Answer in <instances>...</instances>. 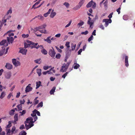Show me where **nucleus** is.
<instances>
[{
    "label": "nucleus",
    "mask_w": 135,
    "mask_h": 135,
    "mask_svg": "<svg viewBox=\"0 0 135 135\" xmlns=\"http://www.w3.org/2000/svg\"><path fill=\"white\" fill-rule=\"evenodd\" d=\"M35 122L33 121L32 117H30L27 118L25 122V126L27 130H28L34 126L33 123Z\"/></svg>",
    "instance_id": "nucleus-1"
},
{
    "label": "nucleus",
    "mask_w": 135,
    "mask_h": 135,
    "mask_svg": "<svg viewBox=\"0 0 135 135\" xmlns=\"http://www.w3.org/2000/svg\"><path fill=\"white\" fill-rule=\"evenodd\" d=\"M70 64V63L67 62L66 64L64 63L62 64L61 68L60 70V71L61 72H64L66 71Z\"/></svg>",
    "instance_id": "nucleus-2"
},
{
    "label": "nucleus",
    "mask_w": 135,
    "mask_h": 135,
    "mask_svg": "<svg viewBox=\"0 0 135 135\" xmlns=\"http://www.w3.org/2000/svg\"><path fill=\"white\" fill-rule=\"evenodd\" d=\"M122 57L123 59H125L124 62L125 66L127 67H128L129 65L128 56H126L125 54H123L122 55Z\"/></svg>",
    "instance_id": "nucleus-3"
},
{
    "label": "nucleus",
    "mask_w": 135,
    "mask_h": 135,
    "mask_svg": "<svg viewBox=\"0 0 135 135\" xmlns=\"http://www.w3.org/2000/svg\"><path fill=\"white\" fill-rule=\"evenodd\" d=\"M52 49H50L49 52V54L52 57L54 58L55 56L56 52L53 48L52 47Z\"/></svg>",
    "instance_id": "nucleus-4"
},
{
    "label": "nucleus",
    "mask_w": 135,
    "mask_h": 135,
    "mask_svg": "<svg viewBox=\"0 0 135 135\" xmlns=\"http://www.w3.org/2000/svg\"><path fill=\"white\" fill-rule=\"evenodd\" d=\"M102 22L105 23L104 25L107 27L109 23H111L112 22V21L111 19H105L103 20Z\"/></svg>",
    "instance_id": "nucleus-5"
},
{
    "label": "nucleus",
    "mask_w": 135,
    "mask_h": 135,
    "mask_svg": "<svg viewBox=\"0 0 135 135\" xmlns=\"http://www.w3.org/2000/svg\"><path fill=\"white\" fill-rule=\"evenodd\" d=\"M12 61L13 64L16 67H17L20 65V62L16 60V59H13L12 60Z\"/></svg>",
    "instance_id": "nucleus-6"
},
{
    "label": "nucleus",
    "mask_w": 135,
    "mask_h": 135,
    "mask_svg": "<svg viewBox=\"0 0 135 135\" xmlns=\"http://www.w3.org/2000/svg\"><path fill=\"white\" fill-rule=\"evenodd\" d=\"M0 45H3L4 46V47L8 46V42L6 40H2L1 42H0Z\"/></svg>",
    "instance_id": "nucleus-7"
},
{
    "label": "nucleus",
    "mask_w": 135,
    "mask_h": 135,
    "mask_svg": "<svg viewBox=\"0 0 135 135\" xmlns=\"http://www.w3.org/2000/svg\"><path fill=\"white\" fill-rule=\"evenodd\" d=\"M31 45L30 46L31 49H32L33 48H36L38 49L39 47L40 46L38 45L37 43H35L34 45Z\"/></svg>",
    "instance_id": "nucleus-8"
},
{
    "label": "nucleus",
    "mask_w": 135,
    "mask_h": 135,
    "mask_svg": "<svg viewBox=\"0 0 135 135\" xmlns=\"http://www.w3.org/2000/svg\"><path fill=\"white\" fill-rule=\"evenodd\" d=\"M71 50L68 49L66 52V58H68L70 55L71 54Z\"/></svg>",
    "instance_id": "nucleus-9"
},
{
    "label": "nucleus",
    "mask_w": 135,
    "mask_h": 135,
    "mask_svg": "<svg viewBox=\"0 0 135 135\" xmlns=\"http://www.w3.org/2000/svg\"><path fill=\"white\" fill-rule=\"evenodd\" d=\"M6 68L8 69H11L13 68L12 65L8 63H7L5 66Z\"/></svg>",
    "instance_id": "nucleus-10"
},
{
    "label": "nucleus",
    "mask_w": 135,
    "mask_h": 135,
    "mask_svg": "<svg viewBox=\"0 0 135 135\" xmlns=\"http://www.w3.org/2000/svg\"><path fill=\"white\" fill-rule=\"evenodd\" d=\"M27 51V50L23 48H21L19 51V52L23 54H26V52Z\"/></svg>",
    "instance_id": "nucleus-11"
},
{
    "label": "nucleus",
    "mask_w": 135,
    "mask_h": 135,
    "mask_svg": "<svg viewBox=\"0 0 135 135\" xmlns=\"http://www.w3.org/2000/svg\"><path fill=\"white\" fill-rule=\"evenodd\" d=\"M88 18L89 19L87 22V23L90 25V27L92 28V27H91L93 25V23L92 22H91V19L89 16L88 17Z\"/></svg>",
    "instance_id": "nucleus-12"
},
{
    "label": "nucleus",
    "mask_w": 135,
    "mask_h": 135,
    "mask_svg": "<svg viewBox=\"0 0 135 135\" xmlns=\"http://www.w3.org/2000/svg\"><path fill=\"white\" fill-rule=\"evenodd\" d=\"M51 36H49L46 39H44V40L46 42H47L49 44H51V40L50 38Z\"/></svg>",
    "instance_id": "nucleus-13"
},
{
    "label": "nucleus",
    "mask_w": 135,
    "mask_h": 135,
    "mask_svg": "<svg viewBox=\"0 0 135 135\" xmlns=\"http://www.w3.org/2000/svg\"><path fill=\"white\" fill-rule=\"evenodd\" d=\"M7 39L8 42L9 43L10 42V43H12L14 39L13 37H7Z\"/></svg>",
    "instance_id": "nucleus-14"
},
{
    "label": "nucleus",
    "mask_w": 135,
    "mask_h": 135,
    "mask_svg": "<svg viewBox=\"0 0 135 135\" xmlns=\"http://www.w3.org/2000/svg\"><path fill=\"white\" fill-rule=\"evenodd\" d=\"M51 12L50 15V17L51 18H53L56 15V13L54 12V10L53 9L51 10Z\"/></svg>",
    "instance_id": "nucleus-15"
},
{
    "label": "nucleus",
    "mask_w": 135,
    "mask_h": 135,
    "mask_svg": "<svg viewBox=\"0 0 135 135\" xmlns=\"http://www.w3.org/2000/svg\"><path fill=\"white\" fill-rule=\"evenodd\" d=\"M33 30V31L35 32V34L37 36L41 37V36H42L41 34H40V35L37 34L36 32L37 31H39V28H38V27L35 28H34Z\"/></svg>",
    "instance_id": "nucleus-16"
},
{
    "label": "nucleus",
    "mask_w": 135,
    "mask_h": 135,
    "mask_svg": "<svg viewBox=\"0 0 135 135\" xmlns=\"http://www.w3.org/2000/svg\"><path fill=\"white\" fill-rule=\"evenodd\" d=\"M11 74L10 72H8L6 73L5 74V78L7 79H9L11 76Z\"/></svg>",
    "instance_id": "nucleus-17"
},
{
    "label": "nucleus",
    "mask_w": 135,
    "mask_h": 135,
    "mask_svg": "<svg viewBox=\"0 0 135 135\" xmlns=\"http://www.w3.org/2000/svg\"><path fill=\"white\" fill-rule=\"evenodd\" d=\"M18 114H16L14 116V120L13 121V123L16 124V122L18 120Z\"/></svg>",
    "instance_id": "nucleus-18"
},
{
    "label": "nucleus",
    "mask_w": 135,
    "mask_h": 135,
    "mask_svg": "<svg viewBox=\"0 0 135 135\" xmlns=\"http://www.w3.org/2000/svg\"><path fill=\"white\" fill-rule=\"evenodd\" d=\"M29 85L27 86L26 88L25 91L26 92H29L30 91H31L32 89V87L29 86Z\"/></svg>",
    "instance_id": "nucleus-19"
},
{
    "label": "nucleus",
    "mask_w": 135,
    "mask_h": 135,
    "mask_svg": "<svg viewBox=\"0 0 135 135\" xmlns=\"http://www.w3.org/2000/svg\"><path fill=\"white\" fill-rule=\"evenodd\" d=\"M31 115L33 118L34 120L33 121L35 122L37 119V117L36 115L32 113L31 114Z\"/></svg>",
    "instance_id": "nucleus-20"
},
{
    "label": "nucleus",
    "mask_w": 135,
    "mask_h": 135,
    "mask_svg": "<svg viewBox=\"0 0 135 135\" xmlns=\"http://www.w3.org/2000/svg\"><path fill=\"white\" fill-rule=\"evenodd\" d=\"M2 49L0 50V56H2L4 54L5 51V48L3 47V46L2 47Z\"/></svg>",
    "instance_id": "nucleus-21"
},
{
    "label": "nucleus",
    "mask_w": 135,
    "mask_h": 135,
    "mask_svg": "<svg viewBox=\"0 0 135 135\" xmlns=\"http://www.w3.org/2000/svg\"><path fill=\"white\" fill-rule=\"evenodd\" d=\"M51 10L52 9L50 8L49 9V11L48 12H47V13H44V16L45 17H47L48 15L51 12Z\"/></svg>",
    "instance_id": "nucleus-22"
},
{
    "label": "nucleus",
    "mask_w": 135,
    "mask_h": 135,
    "mask_svg": "<svg viewBox=\"0 0 135 135\" xmlns=\"http://www.w3.org/2000/svg\"><path fill=\"white\" fill-rule=\"evenodd\" d=\"M54 68V67H53L52 68H51L49 70L46 71L47 73L48 74H51V73L50 72L51 71H52L53 73H55V70L53 69Z\"/></svg>",
    "instance_id": "nucleus-23"
},
{
    "label": "nucleus",
    "mask_w": 135,
    "mask_h": 135,
    "mask_svg": "<svg viewBox=\"0 0 135 135\" xmlns=\"http://www.w3.org/2000/svg\"><path fill=\"white\" fill-rule=\"evenodd\" d=\"M41 69H37L36 72L38 74L39 76H40L41 75Z\"/></svg>",
    "instance_id": "nucleus-24"
},
{
    "label": "nucleus",
    "mask_w": 135,
    "mask_h": 135,
    "mask_svg": "<svg viewBox=\"0 0 135 135\" xmlns=\"http://www.w3.org/2000/svg\"><path fill=\"white\" fill-rule=\"evenodd\" d=\"M84 0H80V2L78 4V8H79L80 7L82 6L83 4L84 3Z\"/></svg>",
    "instance_id": "nucleus-25"
},
{
    "label": "nucleus",
    "mask_w": 135,
    "mask_h": 135,
    "mask_svg": "<svg viewBox=\"0 0 135 135\" xmlns=\"http://www.w3.org/2000/svg\"><path fill=\"white\" fill-rule=\"evenodd\" d=\"M56 89V87H54L52 88L50 90V94L51 95L54 94V93Z\"/></svg>",
    "instance_id": "nucleus-26"
},
{
    "label": "nucleus",
    "mask_w": 135,
    "mask_h": 135,
    "mask_svg": "<svg viewBox=\"0 0 135 135\" xmlns=\"http://www.w3.org/2000/svg\"><path fill=\"white\" fill-rule=\"evenodd\" d=\"M93 1H91L90 2L86 5V7L87 8L90 7L92 6L93 4Z\"/></svg>",
    "instance_id": "nucleus-27"
},
{
    "label": "nucleus",
    "mask_w": 135,
    "mask_h": 135,
    "mask_svg": "<svg viewBox=\"0 0 135 135\" xmlns=\"http://www.w3.org/2000/svg\"><path fill=\"white\" fill-rule=\"evenodd\" d=\"M41 52L44 54L46 55L47 54V51L44 49H43L41 50Z\"/></svg>",
    "instance_id": "nucleus-28"
},
{
    "label": "nucleus",
    "mask_w": 135,
    "mask_h": 135,
    "mask_svg": "<svg viewBox=\"0 0 135 135\" xmlns=\"http://www.w3.org/2000/svg\"><path fill=\"white\" fill-rule=\"evenodd\" d=\"M13 121H9L8 122V124L6 127V128H9L11 126V123H13Z\"/></svg>",
    "instance_id": "nucleus-29"
},
{
    "label": "nucleus",
    "mask_w": 135,
    "mask_h": 135,
    "mask_svg": "<svg viewBox=\"0 0 135 135\" xmlns=\"http://www.w3.org/2000/svg\"><path fill=\"white\" fill-rule=\"evenodd\" d=\"M41 59H39L36 60H34V62L36 63L40 64L41 63Z\"/></svg>",
    "instance_id": "nucleus-30"
},
{
    "label": "nucleus",
    "mask_w": 135,
    "mask_h": 135,
    "mask_svg": "<svg viewBox=\"0 0 135 135\" xmlns=\"http://www.w3.org/2000/svg\"><path fill=\"white\" fill-rule=\"evenodd\" d=\"M17 107L18 109V110H22V105L21 104H20L19 105H18L17 106Z\"/></svg>",
    "instance_id": "nucleus-31"
},
{
    "label": "nucleus",
    "mask_w": 135,
    "mask_h": 135,
    "mask_svg": "<svg viewBox=\"0 0 135 135\" xmlns=\"http://www.w3.org/2000/svg\"><path fill=\"white\" fill-rule=\"evenodd\" d=\"M76 45L75 44L74 45L72 44H71V50L73 51L75 49V48L76 47Z\"/></svg>",
    "instance_id": "nucleus-32"
},
{
    "label": "nucleus",
    "mask_w": 135,
    "mask_h": 135,
    "mask_svg": "<svg viewBox=\"0 0 135 135\" xmlns=\"http://www.w3.org/2000/svg\"><path fill=\"white\" fill-rule=\"evenodd\" d=\"M38 19L41 20H43L44 19V17L41 15H38Z\"/></svg>",
    "instance_id": "nucleus-33"
},
{
    "label": "nucleus",
    "mask_w": 135,
    "mask_h": 135,
    "mask_svg": "<svg viewBox=\"0 0 135 135\" xmlns=\"http://www.w3.org/2000/svg\"><path fill=\"white\" fill-rule=\"evenodd\" d=\"M108 1L107 0H106L105 2L104 3V6L105 8H107L108 7Z\"/></svg>",
    "instance_id": "nucleus-34"
},
{
    "label": "nucleus",
    "mask_w": 135,
    "mask_h": 135,
    "mask_svg": "<svg viewBox=\"0 0 135 135\" xmlns=\"http://www.w3.org/2000/svg\"><path fill=\"white\" fill-rule=\"evenodd\" d=\"M15 112V110L14 109L11 110L9 112V114L11 115H14V113Z\"/></svg>",
    "instance_id": "nucleus-35"
},
{
    "label": "nucleus",
    "mask_w": 135,
    "mask_h": 135,
    "mask_svg": "<svg viewBox=\"0 0 135 135\" xmlns=\"http://www.w3.org/2000/svg\"><path fill=\"white\" fill-rule=\"evenodd\" d=\"M26 112V111L25 110H23L22 112H20L19 113H21V114L20 115V116H22L25 114Z\"/></svg>",
    "instance_id": "nucleus-36"
},
{
    "label": "nucleus",
    "mask_w": 135,
    "mask_h": 135,
    "mask_svg": "<svg viewBox=\"0 0 135 135\" xmlns=\"http://www.w3.org/2000/svg\"><path fill=\"white\" fill-rule=\"evenodd\" d=\"M6 95L5 93L4 92H3L1 94L0 98L1 99H3L5 96Z\"/></svg>",
    "instance_id": "nucleus-37"
},
{
    "label": "nucleus",
    "mask_w": 135,
    "mask_h": 135,
    "mask_svg": "<svg viewBox=\"0 0 135 135\" xmlns=\"http://www.w3.org/2000/svg\"><path fill=\"white\" fill-rule=\"evenodd\" d=\"M19 135H26V133L24 131H22L19 133Z\"/></svg>",
    "instance_id": "nucleus-38"
},
{
    "label": "nucleus",
    "mask_w": 135,
    "mask_h": 135,
    "mask_svg": "<svg viewBox=\"0 0 135 135\" xmlns=\"http://www.w3.org/2000/svg\"><path fill=\"white\" fill-rule=\"evenodd\" d=\"M26 42L27 43L29 44L30 46L31 45H34V43L33 42L28 40L26 41Z\"/></svg>",
    "instance_id": "nucleus-39"
},
{
    "label": "nucleus",
    "mask_w": 135,
    "mask_h": 135,
    "mask_svg": "<svg viewBox=\"0 0 135 135\" xmlns=\"http://www.w3.org/2000/svg\"><path fill=\"white\" fill-rule=\"evenodd\" d=\"M84 22L82 21H80V22L78 23V26H81L83 25L84 24Z\"/></svg>",
    "instance_id": "nucleus-40"
},
{
    "label": "nucleus",
    "mask_w": 135,
    "mask_h": 135,
    "mask_svg": "<svg viewBox=\"0 0 135 135\" xmlns=\"http://www.w3.org/2000/svg\"><path fill=\"white\" fill-rule=\"evenodd\" d=\"M43 106V102H42L39 103L37 105V107L38 108L41 107H42Z\"/></svg>",
    "instance_id": "nucleus-41"
},
{
    "label": "nucleus",
    "mask_w": 135,
    "mask_h": 135,
    "mask_svg": "<svg viewBox=\"0 0 135 135\" xmlns=\"http://www.w3.org/2000/svg\"><path fill=\"white\" fill-rule=\"evenodd\" d=\"M6 131L7 132V135H10V134L11 132V130L10 129H7L6 130Z\"/></svg>",
    "instance_id": "nucleus-42"
},
{
    "label": "nucleus",
    "mask_w": 135,
    "mask_h": 135,
    "mask_svg": "<svg viewBox=\"0 0 135 135\" xmlns=\"http://www.w3.org/2000/svg\"><path fill=\"white\" fill-rule=\"evenodd\" d=\"M51 67V66H44L43 67V69L44 70H46L48 69L49 68H50Z\"/></svg>",
    "instance_id": "nucleus-43"
},
{
    "label": "nucleus",
    "mask_w": 135,
    "mask_h": 135,
    "mask_svg": "<svg viewBox=\"0 0 135 135\" xmlns=\"http://www.w3.org/2000/svg\"><path fill=\"white\" fill-rule=\"evenodd\" d=\"M24 48H26L30 46V45H29V44H28L27 43H26V42L24 43Z\"/></svg>",
    "instance_id": "nucleus-44"
},
{
    "label": "nucleus",
    "mask_w": 135,
    "mask_h": 135,
    "mask_svg": "<svg viewBox=\"0 0 135 135\" xmlns=\"http://www.w3.org/2000/svg\"><path fill=\"white\" fill-rule=\"evenodd\" d=\"M80 66L78 64H76L74 66V68L75 69H77Z\"/></svg>",
    "instance_id": "nucleus-45"
},
{
    "label": "nucleus",
    "mask_w": 135,
    "mask_h": 135,
    "mask_svg": "<svg viewBox=\"0 0 135 135\" xmlns=\"http://www.w3.org/2000/svg\"><path fill=\"white\" fill-rule=\"evenodd\" d=\"M28 36L29 35L28 34L26 35L23 34L22 35V36L23 38H27L28 37Z\"/></svg>",
    "instance_id": "nucleus-46"
},
{
    "label": "nucleus",
    "mask_w": 135,
    "mask_h": 135,
    "mask_svg": "<svg viewBox=\"0 0 135 135\" xmlns=\"http://www.w3.org/2000/svg\"><path fill=\"white\" fill-rule=\"evenodd\" d=\"M92 8L94 9L96 7V4L95 2H93V4H92Z\"/></svg>",
    "instance_id": "nucleus-47"
},
{
    "label": "nucleus",
    "mask_w": 135,
    "mask_h": 135,
    "mask_svg": "<svg viewBox=\"0 0 135 135\" xmlns=\"http://www.w3.org/2000/svg\"><path fill=\"white\" fill-rule=\"evenodd\" d=\"M88 31H86L84 32H82L81 34L82 35H86L88 33Z\"/></svg>",
    "instance_id": "nucleus-48"
},
{
    "label": "nucleus",
    "mask_w": 135,
    "mask_h": 135,
    "mask_svg": "<svg viewBox=\"0 0 135 135\" xmlns=\"http://www.w3.org/2000/svg\"><path fill=\"white\" fill-rule=\"evenodd\" d=\"M93 35H91L90 37L88 39V41L89 42H90L91 40H93Z\"/></svg>",
    "instance_id": "nucleus-49"
},
{
    "label": "nucleus",
    "mask_w": 135,
    "mask_h": 135,
    "mask_svg": "<svg viewBox=\"0 0 135 135\" xmlns=\"http://www.w3.org/2000/svg\"><path fill=\"white\" fill-rule=\"evenodd\" d=\"M44 2H45V1H43V2H42V3L40 4L39 6H37L36 7H35L34 9H35L36 8H38L40 7L41 5H42L44 3Z\"/></svg>",
    "instance_id": "nucleus-50"
},
{
    "label": "nucleus",
    "mask_w": 135,
    "mask_h": 135,
    "mask_svg": "<svg viewBox=\"0 0 135 135\" xmlns=\"http://www.w3.org/2000/svg\"><path fill=\"white\" fill-rule=\"evenodd\" d=\"M63 4L64 5H65L67 8H68L69 7V3H68L65 2Z\"/></svg>",
    "instance_id": "nucleus-51"
},
{
    "label": "nucleus",
    "mask_w": 135,
    "mask_h": 135,
    "mask_svg": "<svg viewBox=\"0 0 135 135\" xmlns=\"http://www.w3.org/2000/svg\"><path fill=\"white\" fill-rule=\"evenodd\" d=\"M70 42H67L65 44V46L67 48H69L70 47L69 45Z\"/></svg>",
    "instance_id": "nucleus-52"
},
{
    "label": "nucleus",
    "mask_w": 135,
    "mask_h": 135,
    "mask_svg": "<svg viewBox=\"0 0 135 135\" xmlns=\"http://www.w3.org/2000/svg\"><path fill=\"white\" fill-rule=\"evenodd\" d=\"M61 56L60 54H58L56 55V57L57 59H59L60 58Z\"/></svg>",
    "instance_id": "nucleus-53"
},
{
    "label": "nucleus",
    "mask_w": 135,
    "mask_h": 135,
    "mask_svg": "<svg viewBox=\"0 0 135 135\" xmlns=\"http://www.w3.org/2000/svg\"><path fill=\"white\" fill-rule=\"evenodd\" d=\"M16 128L15 126H13L12 127L11 130V132L12 134L14 133V132L15 131Z\"/></svg>",
    "instance_id": "nucleus-54"
},
{
    "label": "nucleus",
    "mask_w": 135,
    "mask_h": 135,
    "mask_svg": "<svg viewBox=\"0 0 135 135\" xmlns=\"http://www.w3.org/2000/svg\"><path fill=\"white\" fill-rule=\"evenodd\" d=\"M123 18L124 20H127L128 19V17L127 15H124L123 16Z\"/></svg>",
    "instance_id": "nucleus-55"
},
{
    "label": "nucleus",
    "mask_w": 135,
    "mask_h": 135,
    "mask_svg": "<svg viewBox=\"0 0 135 135\" xmlns=\"http://www.w3.org/2000/svg\"><path fill=\"white\" fill-rule=\"evenodd\" d=\"M5 86H3L2 85H0V90L2 91L3 89H5Z\"/></svg>",
    "instance_id": "nucleus-56"
},
{
    "label": "nucleus",
    "mask_w": 135,
    "mask_h": 135,
    "mask_svg": "<svg viewBox=\"0 0 135 135\" xmlns=\"http://www.w3.org/2000/svg\"><path fill=\"white\" fill-rule=\"evenodd\" d=\"M39 31L40 32L42 33H44L45 34H46L47 33L46 30H39Z\"/></svg>",
    "instance_id": "nucleus-57"
},
{
    "label": "nucleus",
    "mask_w": 135,
    "mask_h": 135,
    "mask_svg": "<svg viewBox=\"0 0 135 135\" xmlns=\"http://www.w3.org/2000/svg\"><path fill=\"white\" fill-rule=\"evenodd\" d=\"M68 74V72H67L65 74H64L62 76V78H63L64 79L66 76L67 75V74Z\"/></svg>",
    "instance_id": "nucleus-58"
},
{
    "label": "nucleus",
    "mask_w": 135,
    "mask_h": 135,
    "mask_svg": "<svg viewBox=\"0 0 135 135\" xmlns=\"http://www.w3.org/2000/svg\"><path fill=\"white\" fill-rule=\"evenodd\" d=\"M12 96H13L12 93H11L9 94L7 97V98L9 99Z\"/></svg>",
    "instance_id": "nucleus-59"
},
{
    "label": "nucleus",
    "mask_w": 135,
    "mask_h": 135,
    "mask_svg": "<svg viewBox=\"0 0 135 135\" xmlns=\"http://www.w3.org/2000/svg\"><path fill=\"white\" fill-rule=\"evenodd\" d=\"M71 22L72 21L71 20L69 21V23L65 26V27L66 28L69 27L70 25Z\"/></svg>",
    "instance_id": "nucleus-60"
},
{
    "label": "nucleus",
    "mask_w": 135,
    "mask_h": 135,
    "mask_svg": "<svg viewBox=\"0 0 135 135\" xmlns=\"http://www.w3.org/2000/svg\"><path fill=\"white\" fill-rule=\"evenodd\" d=\"M113 14V12L111 13L108 16V17L109 18V19H110V18L112 17V15Z\"/></svg>",
    "instance_id": "nucleus-61"
},
{
    "label": "nucleus",
    "mask_w": 135,
    "mask_h": 135,
    "mask_svg": "<svg viewBox=\"0 0 135 135\" xmlns=\"http://www.w3.org/2000/svg\"><path fill=\"white\" fill-rule=\"evenodd\" d=\"M25 102V101L24 99H23V100H20V102L21 104H23Z\"/></svg>",
    "instance_id": "nucleus-62"
},
{
    "label": "nucleus",
    "mask_w": 135,
    "mask_h": 135,
    "mask_svg": "<svg viewBox=\"0 0 135 135\" xmlns=\"http://www.w3.org/2000/svg\"><path fill=\"white\" fill-rule=\"evenodd\" d=\"M34 105H36L38 103V102H39V101L38 100H34Z\"/></svg>",
    "instance_id": "nucleus-63"
},
{
    "label": "nucleus",
    "mask_w": 135,
    "mask_h": 135,
    "mask_svg": "<svg viewBox=\"0 0 135 135\" xmlns=\"http://www.w3.org/2000/svg\"><path fill=\"white\" fill-rule=\"evenodd\" d=\"M99 27L102 30L104 29V27L103 26L102 24H101V25L99 26Z\"/></svg>",
    "instance_id": "nucleus-64"
}]
</instances>
